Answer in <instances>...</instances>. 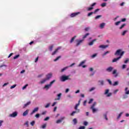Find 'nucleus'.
<instances>
[{
  "label": "nucleus",
  "mask_w": 129,
  "mask_h": 129,
  "mask_svg": "<svg viewBox=\"0 0 129 129\" xmlns=\"http://www.w3.org/2000/svg\"><path fill=\"white\" fill-rule=\"evenodd\" d=\"M124 54V51H122L121 49H118L114 53L115 56H119V57L122 56Z\"/></svg>",
  "instance_id": "f257e3e1"
},
{
  "label": "nucleus",
  "mask_w": 129,
  "mask_h": 129,
  "mask_svg": "<svg viewBox=\"0 0 129 129\" xmlns=\"http://www.w3.org/2000/svg\"><path fill=\"white\" fill-rule=\"evenodd\" d=\"M95 105H96V102H94L90 107V109H92L93 111V113H94L97 111V109L94 108L95 107Z\"/></svg>",
  "instance_id": "f03ea898"
},
{
  "label": "nucleus",
  "mask_w": 129,
  "mask_h": 129,
  "mask_svg": "<svg viewBox=\"0 0 129 129\" xmlns=\"http://www.w3.org/2000/svg\"><path fill=\"white\" fill-rule=\"evenodd\" d=\"M56 81V80H54L52 81H51L49 84L48 85H46L44 86V88H45V89H46V90H48V89H49V88H50V87H51V86H52V85L53 84V83H54V82H55Z\"/></svg>",
  "instance_id": "7ed1b4c3"
},
{
  "label": "nucleus",
  "mask_w": 129,
  "mask_h": 129,
  "mask_svg": "<svg viewBox=\"0 0 129 129\" xmlns=\"http://www.w3.org/2000/svg\"><path fill=\"white\" fill-rule=\"evenodd\" d=\"M61 81H62L64 82V81H66V80H70V78H69V76H62L61 77Z\"/></svg>",
  "instance_id": "20e7f679"
},
{
  "label": "nucleus",
  "mask_w": 129,
  "mask_h": 129,
  "mask_svg": "<svg viewBox=\"0 0 129 129\" xmlns=\"http://www.w3.org/2000/svg\"><path fill=\"white\" fill-rule=\"evenodd\" d=\"M76 111H73L72 113H71V115L72 116H74L75 113H79L80 112V110L79 109H75Z\"/></svg>",
  "instance_id": "39448f33"
},
{
  "label": "nucleus",
  "mask_w": 129,
  "mask_h": 129,
  "mask_svg": "<svg viewBox=\"0 0 129 129\" xmlns=\"http://www.w3.org/2000/svg\"><path fill=\"white\" fill-rule=\"evenodd\" d=\"M79 14H80V12H76V13H72L71 15V17L74 18V17H76V16H78V15H79Z\"/></svg>",
  "instance_id": "423d86ee"
},
{
  "label": "nucleus",
  "mask_w": 129,
  "mask_h": 129,
  "mask_svg": "<svg viewBox=\"0 0 129 129\" xmlns=\"http://www.w3.org/2000/svg\"><path fill=\"white\" fill-rule=\"evenodd\" d=\"M64 119H65V117H61L60 119H58L56 122V123H60V122H62Z\"/></svg>",
  "instance_id": "0eeeda50"
},
{
  "label": "nucleus",
  "mask_w": 129,
  "mask_h": 129,
  "mask_svg": "<svg viewBox=\"0 0 129 129\" xmlns=\"http://www.w3.org/2000/svg\"><path fill=\"white\" fill-rule=\"evenodd\" d=\"M18 115V112H14L12 114H11L10 115V116L11 117H16Z\"/></svg>",
  "instance_id": "6e6552de"
},
{
  "label": "nucleus",
  "mask_w": 129,
  "mask_h": 129,
  "mask_svg": "<svg viewBox=\"0 0 129 129\" xmlns=\"http://www.w3.org/2000/svg\"><path fill=\"white\" fill-rule=\"evenodd\" d=\"M52 75V74L51 73L48 74L47 75H46V78L45 79L49 80L50 78H51Z\"/></svg>",
  "instance_id": "1a4fd4ad"
},
{
  "label": "nucleus",
  "mask_w": 129,
  "mask_h": 129,
  "mask_svg": "<svg viewBox=\"0 0 129 129\" xmlns=\"http://www.w3.org/2000/svg\"><path fill=\"white\" fill-rule=\"evenodd\" d=\"M76 42H77L76 46H79V45H80L81 43H82V42H83V40H77Z\"/></svg>",
  "instance_id": "9d476101"
},
{
  "label": "nucleus",
  "mask_w": 129,
  "mask_h": 129,
  "mask_svg": "<svg viewBox=\"0 0 129 129\" xmlns=\"http://www.w3.org/2000/svg\"><path fill=\"white\" fill-rule=\"evenodd\" d=\"M120 58H121V57L120 56H119L117 58H115L112 60V63H114V62H116L117 61H118V60Z\"/></svg>",
  "instance_id": "9b49d317"
},
{
  "label": "nucleus",
  "mask_w": 129,
  "mask_h": 129,
  "mask_svg": "<svg viewBox=\"0 0 129 129\" xmlns=\"http://www.w3.org/2000/svg\"><path fill=\"white\" fill-rule=\"evenodd\" d=\"M60 49H61V47H58L57 48H56L55 51L54 52H52V55H54L56 54V53H57V52H58V51L59 50H60Z\"/></svg>",
  "instance_id": "f8f14e48"
},
{
  "label": "nucleus",
  "mask_w": 129,
  "mask_h": 129,
  "mask_svg": "<svg viewBox=\"0 0 129 129\" xmlns=\"http://www.w3.org/2000/svg\"><path fill=\"white\" fill-rule=\"evenodd\" d=\"M113 70V68L112 67H110L106 69V71L108 72H111Z\"/></svg>",
  "instance_id": "ddd939ff"
},
{
  "label": "nucleus",
  "mask_w": 129,
  "mask_h": 129,
  "mask_svg": "<svg viewBox=\"0 0 129 129\" xmlns=\"http://www.w3.org/2000/svg\"><path fill=\"white\" fill-rule=\"evenodd\" d=\"M108 47V45H101L99 46V48H102V49H105V48Z\"/></svg>",
  "instance_id": "4468645a"
},
{
  "label": "nucleus",
  "mask_w": 129,
  "mask_h": 129,
  "mask_svg": "<svg viewBox=\"0 0 129 129\" xmlns=\"http://www.w3.org/2000/svg\"><path fill=\"white\" fill-rule=\"evenodd\" d=\"M116 70H114L113 72H112V74L113 75H114V74H115V75L114 76V77H117L118 76V74L116 73Z\"/></svg>",
  "instance_id": "2eb2a0df"
},
{
  "label": "nucleus",
  "mask_w": 129,
  "mask_h": 129,
  "mask_svg": "<svg viewBox=\"0 0 129 129\" xmlns=\"http://www.w3.org/2000/svg\"><path fill=\"white\" fill-rule=\"evenodd\" d=\"M62 95L61 93H59L57 95V98H56L54 99V100H60V99H61V96Z\"/></svg>",
  "instance_id": "dca6fc26"
},
{
  "label": "nucleus",
  "mask_w": 129,
  "mask_h": 129,
  "mask_svg": "<svg viewBox=\"0 0 129 129\" xmlns=\"http://www.w3.org/2000/svg\"><path fill=\"white\" fill-rule=\"evenodd\" d=\"M95 41H96V39H93L91 42H90L89 43V46H92V45H93V44H94V42H95Z\"/></svg>",
  "instance_id": "f3484780"
},
{
  "label": "nucleus",
  "mask_w": 129,
  "mask_h": 129,
  "mask_svg": "<svg viewBox=\"0 0 129 129\" xmlns=\"http://www.w3.org/2000/svg\"><path fill=\"white\" fill-rule=\"evenodd\" d=\"M28 113H29V110H26L23 113V116H26V115H27V114H28Z\"/></svg>",
  "instance_id": "a211bd4d"
},
{
  "label": "nucleus",
  "mask_w": 129,
  "mask_h": 129,
  "mask_svg": "<svg viewBox=\"0 0 129 129\" xmlns=\"http://www.w3.org/2000/svg\"><path fill=\"white\" fill-rule=\"evenodd\" d=\"M31 104V102L29 101L26 104H24V106H23V108H26L28 105H30Z\"/></svg>",
  "instance_id": "6ab92c4d"
},
{
  "label": "nucleus",
  "mask_w": 129,
  "mask_h": 129,
  "mask_svg": "<svg viewBox=\"0 0 129 129\" xmlns=\"http://www.w3.org/2000/svg\"><path fill=\"white\" fill-rule=\"evenodd\" d=\"M38 110H39V108L38 107L35 108L33 110V113H34L35 112H37V111H38Z\"/></svg>",
  "instance_id": "aec40b11"
},
{
  "label": "nucleus",
  "mask_w": 129,
  "mask_h": 129,
  "mask_svg": "<svg viewBox=\"0 0 129 129\" xmlns=\"http://www.w3.org/2000/svg\"><path fill=\"white\" fill-rule=\"evenodd\" d=\"M104 26H105V23H103L100 24V27L101 29H103V28H104Z\"/></svg>",
  "instance_id": "412c9836"
},
{
  "label": "nucleus",
  "mask_w": 129,
  "mask_h": 129,
  "mask_svg": "<svg viewBox=\"0 0 129 129\" xmlns=\"http://www.w3.org/2000/svg\"><path fill=\"white\" fill-rule=\"evenodd\" d=\"M68 68H69V67H66L64 68L63 69H61V72H64V71H65V70H67V69H68Z\"/></svg>",
  "instance_id": "4be33fe9"
},
{
  "label": "nucleus",
  "mask_w": 129,
  "mask_h": 129,
  "mask_svg": "<svg viewBox=\"0 0 129 129\" xmlns=\"http://www.w3.org/2000/svg\"><path fill=\"white\" fill-rule=\"evenodd\" d=\"M47 79H44L43 80H42L41 82H40V83L41 84H43V83H45L46 81H47Z\"/></svg>",
  "instance_id": "5701e85b"
},
{
  "label": "nucleus",
  "mask_w": 129,
  "mask_h": 129,
  "mask_svg": "<svg viewBox=\"0 0 129 129\" xmlns=\"http://www.w3.org/2000/svg\"><path fill=\"white\" fill-rule=\"evenodd\" d=\"M73 121L74 122V124H77V119L76 118H74L73 120Z\"/></svg>",
  "instance_id": "b1692460"
},
{
  "label": "nucleus",
  "mask_w": 129,
  "mask_h": 129,
  "mask_svg": "<svg viewBox=\"0 0 129 129\" xmlns=\"http://www.w3.org/2000/svg\"><path fill=\"white\" fill-rule=\"evenodd\" d=\"M128 88L126 87L125 88V91H126L125 92V94H129V90L127 91Z\"/></svg>",
  "instance_id": "393cba45"
},
{
  "label": "nucleus",
  "mask_w": 129,
  "mask_h": 129,
  "mask_svg": "<svg viewBox=\"0 0 129 129\" xmlns=\"http://www.w3.org/2000/svg\"><path fill=\"white\" fill-rule=\"evenodd\" d=\"M126 24H123L120 27L119 29L120 30H121V29H123V28H124L125 26H126Z\"/></svg>",
  "instance_id": "a878e982"
},
{
  "label": "nucleus",
  "mask_w": 129,
  "mask_h": 129,
  "mask_svg": "<svg viewBox=\"0 0 129 129\" xmlns=\"http://www.w3.org/2000/svg\"><path fill=\"white\" fill-rule=\"evenodd\" d=\"M60 58H61V56L57 57L55 59H54V62H56V61H58V60H59Z\"/></svg>",
  "instance_id": "bb28decb"
},
{
  "label": "nucleus",
  "mask_w": 129,
  "mask_h": 129,
  "mask_svg": "<svg viewBox=\"0 0 129 129\" xmlns=\"http://www.w3.org/2000/svg\"><path fill=\"white\" fill-rule=\"evenodd\" d=\"M28 85H29L26 84L24 86H23L22 88L23 90H25V89H26L27 88V87H28Z\"/></svg>",
  "instance_id": "cd10ccee"
},
{
  "label": "nucleus",
  "mask_w": 129,
  "mask_h": 129,
  "mask_svg": "<svg viewBox=\"0 0 129 129\" xmlns=\"http://www.w3.org/2000/svg\"><path fill=\"white\" fill-rule=\"evenodd\" d=\"M104 117L105 118V119H106V120H108V118H107V114H104Z\"/></svg>",
  "instance_id": "c85d7f7f"
},
{
  "label": "nucleus",
  "mask_w": 129,
  "mask_h": 129,
  "mask_svg": "<svg viewBox=\"0 0 129 129\" xmlns=\"http://www.w3.org/2000/svg\"><path fill=\"white\" fill-rule=\"evenodd\" d=\"M93 14H94L93 13V12H91L88 13L87 16H88V17H90V16H92V15H93Z\"/></svg>",
  "instance_id": "c756f323"
},
{
  "label": "nucleus",
  "mask_w": 129,
  "mask_h": 129,
  "mask_svg": "<svg viewBox=\"0 0 129 129\" xmlns=\"http://www.w3.org/2000/svg\"><path fill=\"white\" fill-rule=\"evenodd\" d=\"M84 63H85V61H82V62H81V63L79 64V66L80 67H81L82 65H83V64H84Z\"/></svg>",
  "instance_id": "7c9ffc66"
},
{
  "label": "nucleus",
  "mask_w": 129,
  "mask_h": 129,
  "mask_svg": "<svg viewBox=\"0 0 129 129\" xmlns=\"http://www.w3.org/2000/svg\"><path fill=\"white\" fill-rule=\"evenodd\" d=\"M116 85H118V81H116L114 83V84H113V86H116Z\"/></svg>",
  "instance_id": "2f4dec72"
},
{
  "label": "nucleus",
  "mask_w": 129,
  "mask_h": 129,
  "mask_svg": "<svg viewBox=\"0 0 129 129\" xmlns=\"http://www.w3.org/2000/svg\"><path fill=\"white\" fill-rule=\"evenodd\" d=\"M76 38V36H75L74 37H73L70 41V43H72L74 40H75V38Z\"/></svg>",
  "instance_id": "473e14b6"
},
{
  "label": "nucleus",
  "mask_w": 129,
  "mask_h": 129,
  "mask_svg": "<svg viewBox=\"0 0 129 129\" xmlns=\"http://www.w3.org/2000/svg\"><path fill=\"white\" fill-rule=\"evenodd\" d=\"M101 7H102V8H104V7H106V3H102V4H101Z\"/></svg>",
  "instance_id": "72a5a7b5"
},
{
  "label": "nucleus",
  "mask_w": 129,
  "mask_h": 129,
  "mask_svg": "<svg viewBox=\"0 0 129 129\" xmlns=\"http://www.w3.org/2000/svg\"><path fill=\"white\" fill-rule=\"evenodd\" d=\"M87 36H89V33L86 34L83 37V39H85L87 37Z\"/></svg>",
  "instance_id": "f704fd0d"
},
{
  "label": "nucleus",
  "mask_w": 129,
  "mask_h": 129,
  "mask_svg": "<svg viewBox=\"0 0 129 129\" xmlns=\"http://www.w3.org/2000/svg\"><path fill=\"white\" fill-rule=\"evenodd\" d=\"M101 15H98L95 17V20H98L100 18H101Z\"/></svg>",
  "instance_id": "c9c22d12"
},
{
  "label": "nucleus",
  "mask_w": 129,
  "mask_h": 129,
  "mask_svg": "<svg viewBox=\"0 0 129 129\" xmlns=\"http://www.w3.org/2000/svg\"><path fill=\"white\" fill-rule=\"evenodd\" d=\"M92 10H93V7L88 8L87 9V11L89 12H90V11H92Z\"/></svg>",
  "instance_id": "e433bc0d"
},
{
  "label": "nucleus",
  "mask_w": 129,
  "mask_h": 129,
  "mask_svg": "<svg viewBox=\"0 0 129 129\" xmlns=\"http://www.w3.org/2000/svg\"><path fill=\"white\" fill-rule=\"evenodd\" d=\"M97 56V53H95L91 56V58H95Z\"/></svg>",
  "instance_id": "4c0bfd02"
},
{
  "label": "nucleus",
  "mask_w": 129,
  "mask_h": 129,
  "mask_svg": "<svg viewBox=\"0 0 129 129\" xmlns=\"http://www.w3.org/2000/svg\"><path fill=\"white\" fill-rule=\"evenodd\" d=\"M53 47L54 46L53 45H51L50 46H49V51H52Z\"/></svg>",
  "instance_id": "58836bf2"
},
{
  "label": "nucleus",
  "mask_w": 129,
  "mask_h": 129,
  "mask_svg": "<svg viewBox=\"0 0 129 129\" xmlns=\"http://www.w3.org/2000/svg\"><path fill=\"white\" fill-rule=\"evenodd\" d=\"M79 105H80V104H79V103L77 104L75 107V109H78L77 108Z\"/></svg>",
  "instance_id": "ea45409f"
},
{
  "label": "nucleus",
  "mask_w": 129,
  "mask_h": 129,
  "mask_svg": "<svg viewBox=\"0 0 129 129\" xmlns=\"http://www.w3.org/2000/svg\"><path fill=\"white\" fill-rule=\"evenodd\" d=\"M120 23H121V21H118L115 23V26H118L119 25Z\"/></svg>",
  "instance_id": "a19ab883"
},
{
  "label": "nucleus",
  "mask_w": 129,
  "mask_h": 129,
  "mask_svg": "<svg viewBox=\"0 0 129 129\" xmlns=\"http://www.w3.org/2000/svg\"><path fill=\"white\" fill-rule=\"evenodd\" d=\"M19 57H20V55L18 54V55H16L15 56H14L13 57V59H17V58H19Z\"/></svg>",
  "instance_id": "79ce46f5"
},
{
  "label": "nucleus",
  "mask_w": 129,
  "mask_h": 129,
  "mask_svg": "<svg viewBox=\"0 0 129 129\" xmlns=\"http://www.w3.org/2000/svg\"><path fill=\"white\" fill-rule=\"evenodd\" d=\"M92 101H93V99H90V101L88 102L89 104L92 103Z\"/></svg>",
  "instance_id": "37998d69"
},
{
  "label": "nucleus",
  "mask_w": 129,
  "mask_h": 129,
  "mask_svg": "<svg viewBox=\"0 0 129 129\" xmlns=\"http://www.w3.org/2000/svg\"><path fill=\"white\" fill-rule=\"evenodd\" d=\"M126 32H127V31H126V30H124V31H123L122 33V35L124 36L125 35V33H126Z\"/></svg>",
  "instance_id": "c03bdc74"
},
{
  "label": "nucleus",
  "mask_w": 129,
  "mask_h": 129,
  "mask_svg": "<svg viewBox=\"0 0 129 129\" xmlns=\"http://www.w3.org/2000/svg\"><path fill=\"white\" fill-rule=\"evenodd\" d=\"M108 92H109V90L107 89V90H106V91H105V92L104 93V94L106 95V94H107V93H108Z\"/></svg>",
  "instance_id": "a18cd8bd"
},
{
  "label": "nucleus",
  "mask_w": 129,
  "mask_h": 129,
  "mask_svg": "<svg viewBox=\"0 0 129 129\" xmlns=\"http://www.w3.org/2000/svg\"><path fill=\"white\" fill-rule=\"evenodd\" d=\"M49 106H50V103H47V104L45 106V108H48V107H49Z\"/></svg>",
  "instance_id": "49530a36"
},
{
  "label": "nucleus",
  "mask_w": 129,
  "mask_h": 129,
  "mask_svg": "<svg viewBox=\"0 0 129 129\" xmlns=\"http://www.w3.org/2000/svg\"><path fill=\"white\" fill-rule=\"evenodd\" d=\"M98 11H99V9H96L94 12H93V13H94V14H96V13H97V12H98Z\"/></svg>",
  "instance_id": "de8ad7c7"
},
{
  "label": "nucleus",
  "mask_w": 129,
  "mask_h": 129,
  "mask_svg": "<svg viewBox=\"0 0 129 129\" xmlns=\"http://www.w3.org/2000/svg\"><path fill=\"white\" fill-rule=\"evenodd\" d=\"M17 86V85H14L11 87V89H13V88H15Z\"/></svg>",
  "instance_id": "09e8293b"
},
{
  "label": "nucleus",
  "mask_w": 129,
  "mask_h": 129,
  "mask_svg": "<svg viewBox=\"0 0 129 129\" xmlns=\"http://www.w3.org/2000/svg\"><path fill=\"white\" fill-rule=\"evenodd\" d=\"M35 116L36 117V118H39L40 117V114H36Z\"/></svg>",
  "instance_id": "8fccbe9b"
},
{
  "label": "nucleus",
  "mask_w": 129,
  "mask_h": 129,
  "mask_svg": "<svg viewBox=\"0 0 129 129\" xmlns=\"http://www.w3.org/2000/svg\"><path fill=\"white\" fill-rule=\"evenodd\" d=\"M128 61H129V59L126 58V60L124 61V63H125V64H126L127 62H128Z\"/></svg>",
  "instance_id": "3c124183"
},
{
  "label": "nucleus",
  "mask_w": 129,
  "mask_h": 129,
  "mask_svg": "<svg viewBox=\"0 0 129 129\" xmlns=\"http://www.w3.org/2000/svg\"><path fill=\"white\" fill-rule=\"evenodd\" d=\"M49 118H50V117H46L45 118H44V120L45 121H47V120H49Z\"/></svg>",
  "instance_id": "603ef678"
},
{
  "label": "nucleus",
  "mask_w": 129,
  "mask_h": 129,
  "mask_svg": "<svg viewBox=\"0 0 129 129\" xmlns=\"http://www.w3.org/2000/svg\"><path fill=\"white\" fill-rule=\"evenodd\" d=\"M79 129H85V126H81L79 127Z\"/></svg>",
  "instance_id": "864d4df0"
},
{
  "label": "nucleus",
  "mask_w": 129,
  "mask_h": 129,
  "mask_svg": "<svg viewBox=\"0 0 129 129\" xmlns=\"http://www.w3.org/2000/svg\"><path fill=\"white\" fill-rule=\"evenodd\" d=\"M88 124V122L87 121H84V125H87Z\"/></svg>",
  "instance_id": "5fc2aeb1"
},
{
  "label": "nucleus",
  "mask_w": 129,
  "mask_h": 129,
  "mask_svg": "<svg viewBox=\"0 0 129 129\" xmlns=\"http://www.w3.org/2000/svg\"><path fill=\"white\" fill-rule=\"evenodd\" d=\"M94 6H96V3H93V4L91 5V7H92V8H93V7H94Z\"/></svg>",
  "instance_id": "6e6d98bb"
},
{
  "label": "nucleus",
  "mask_w": 129,
  "mask_h": 129,
  "mask_svg": "<svg viewBox=\"0 0 129 129\" xmlns=\"http://www.w3.org/2000/svg\"><path fill=\"white\" fill-rule=\"evenodd\" d=\"M9 85V83H5L3 85V87H5V86H7V85Z\"/></svg>",
  "instance_id": "4d7b16f0"
},
{
  "label": "nucleus",
  "mask_w": 129,
  "mask_h": 129,
  "mask_svg": "<svg viewBox=\"0 0 129 129\" xmlns=\"http://www.w3.org/2000/svg\"><path fill=\"white\" fill-rule=\"evenodd\" d=\"M121 114H122V112H121L119 114L118 117H117V118H119L120 117V116H121Z\"/></svg>",
  "instance_id": "13d9d810"
},
{
  "label": "nucleus",
  "mask_w": 129,
  "mask_h": 129,
  "mask_svg": "<svg viewBox=\"0 0 129 129\" xmlns=\"http://www.w3.org/2000/svg\"><path fill=\"white\" fill-rule=\"evenodd\" d=\"M108 82L110 85L112 84V82H111V81H110V80H108Z\"/></svg>",
  "instance_id": "bf43d9fd"
},
{
  "label": "nucleus",
  "mask_w": 129,
  "mask_h": 129,
  "mask_svg": "<svg viewBox=\"0 0 129 129\" xmlns=\"http://www.w3.org/2000/svg\"><path fill=\"white\" fill-rule=\"evenodd\" d=\"M99 83H100L101 85H103V81H99Z\"/></svg>",
  "instance_id": "052dcab7"
},
{
  "label": "nucleus",
  "mask_w": 129,
  "mask_h": 129,
  "mask_svg": "<svg viewBox=\"0 0 129 129\" xmlns=\"http://www.w3.org/2000/svg\"><path fill=\"white\" fill-rule=\"evenodd\" d=\"M126 65H125V64H123L122 66V69H125V68H126Z\"/></svg>",
  "instance_id": "680f3d73"
},
{
  "label": "nucleus",
  "mask_w": 129,
  "mask_h": 129,
  "mask_svg": "<svg viewBox=\"0 0 129 129\" xmlns=\"http://www.w3.org/2000/svg\"><path fill=\"white\" fill-rule=\"evenodd\" d=\"M89 29H90L89 27H86L85 29V30L87 32L89 30Z\"/></svg>",
  "instance_id": "e2e57ef3"
},
{
  "label": "nucleus",
  "mask_w": 129,
  "mask_h": 129,
  "mask_svg": "<svg viewBox=\"0 0 129 129\" xmlns=\"http://www.w3.org/2000/svg\"><path fill=\"white\" fill-rule=\"evenodd\" d=\"M109 53V51H108L105 52L103 54V56H105V55H106V54H108Z\"/></svg>",
  "instance_id": "0e129e2a"
},
{
  "label": "nucleus",
  "mask_w": 129,
  "mask_h": 129,
  "mask_svg": "<svg viewBox=\"0 0 129 129\" xmlns=\"http://www.w3.org/2000/svg\"><path fill=\"white\" fill-rule=\"evenodd\" d=\"M126 21V19L123 18L121 19V21L120 22H125Z\"/></svg>",
  "instance_id": "69168bd1"
},
{
  "label": "nucleus",
  "mask_w": 129,
  "mask_h": 129,
  "mask_svg": "<svg viewBox=\"0 0 129 129\" xmlns=\"http://www.w3.org/2000/svg\"><path fill=\"white\" fill-rule=\"evenodd\" d=\"M46 124H44L43 125H42V128H45L46 127Z\"/></svg>",
  "instance_id": "338daca9"
},
{
  "label": "nucleus",
  "mask_w": 129,
  "mask_h": 129,
  "mask_svg": "<svg viewBox=\"0 0 129 129\" xmlns=\"http://www.w3.org/2000/svg\"><path fill=\"white\" fill-rule=\"evenodd\" d=\"M111 93H109L107 94V97H109V96H111Z\"/></svg>",
  "instance_id": "774afa93"
}]
</instances>
